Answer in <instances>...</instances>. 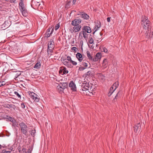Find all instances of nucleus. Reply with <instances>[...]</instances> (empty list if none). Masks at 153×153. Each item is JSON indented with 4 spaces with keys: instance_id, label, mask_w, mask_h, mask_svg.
Wrapping results in <instances>:
<instances>
[{
    "instance_id": "1",
    "label": "nucleus",
    "mask_w": 153,
    "mask_h": 153,
    "mask_svg": "<svg viewBox=\"0 0 153 153\" xmlns=\"http://www.w3.org/2000/svg\"><path fill=\"white\" fill-rule=\"evenodd\" d=\"M141 22L143 29L147 30L145 34L146 38L147 39L153 38V30H151V23L148 17L145 16H142Z\"/></svg>"
},
{
    "instance_id": "2",
    "label": "nucleus",
    "mask_w": 153,
    "mask_h": 153,
    "mask_svg": "<svg viewBox=\"0 0 153 153\" xmlns=\"http://www.w3.org/2000/svg\"><path fill=\"white\" fill-rule=\"evenodd\" d=\"M92 87V85L91 83H88L87 84L82 83L81 85V89L82 91H87V94L88 95L94 94V91H92L91 90V88Z\"/></svg>"
},
{
    "instance_id": "3",
    "label": "nucleus",
    "mask_w": 153,
    "mask_h": 153,
    "mask_svg": "<svg viewBox=\"0 0 153 153\" xmlns=\"http://www.w3.org/2000/svg\"><path fill=\"white\" fill-rule=\"evenodd\" d=\"M62 61L63 64L68 68H72L73 67L72 64L71 63L70 59L71 58L69 56L65 55L62 57Z\"/></svg>"
},
{
    "instance_id": "4",
    "label": "nucleus",
    "mask_w": 153,
    "mask_h": 153,
    "mask_svg": "<svg viewBox=\"0 0 153 153\" xmlns=\"http://www.w3.org/2000/svg\"><path fill=\"white\" fill-rule=\"evenodd\" d=\"M22 132L26 135L28 132L27 126L24 122H22L19 124Z\"/></svg>"
},
{
    "instance_id": "5",
    "label": "nucleus",
    "mask_w": 153,
    "mask_h": 153,
    "mask_svg": "<svg viewBox=\"0 0 153 153\" xmlns=\"http://www.w3.org/2000/svg\"><path fill=\"white\" fill-rule=\"evenodd\" d=\"M47 52L48 54L49 52L51 53L53 52L54 48V42L53 39H50L48 44Z\"/></svg>"
},
{
    "instance_id": "6",
    "label": "nucleus",
    "mask_w": 153,
    "mask_h": 153,
    "mask_svg": "<svg viewBox=\"0 0 153 153\" xmlns=\"http://www.w3.org/2000/svg\"><path fill=\"white\" fill-rule=\"evenodd\" d=\"M102 56L101 53L99 52L97 53L94 57L93 58L92 61L97 62L100 60Z\"/></svg>"
},
{
    "instance_id": "7",
    "label": "nucleus",
    "mask_w": 153,
    "mask_h": 153,
    "mask_svg": "<svg viewBox=\"0 0 153 153\" xmlns=\"http://www.w3.org/2000/svg\"><path fill=\"white\" fill-rule=\"evenodd\" d=\"M31 98L34 100V101L36 102H38L39 100V98L38 97V96L36 94L32 93L30 95Z\"/></svg>"
},
{
    "instance_id": "8",
    "label": "nucleus",
    "mask_w": 153,
    "mask_h": 153,
    "mask_svg": "<svg viewBox=\"0 0 153 153\" xmlns=\"http://www.w3.org/2000/svg\"><path fill=\"white\" fill-rule=\"evenodd\" d=\"M81 21V19H76L72 21L71 24L73 26L79 25Z\"/></svg>"
},
{
    "instance_id": "9",
    "label": "nucleus",
    "mask_w": 153,
    "mask_h": 153,
    "mask_svg": "<svg viewBox=\"0 0 153 153\" xmlns=\"http://www.w3.org/2000/svg\"><path fill=\"white\" fill-rule=\"evenodd\" d=\"M101 23L99 21L97 20L95 22V25L94 26V31L93 33V34L98 30L101 27Z\"/></svg>"
},
{
    "instance_id": "10",
    "label": "nucleus",
    "mask_w": 153,
    "mask_h": 153,
    "mask_svg": "<svg viewBox=\"0 0 153 153\" xmlns=\"http://www.w3.org/2000/svg\"><path fill=\"white\" fill-rule=\"evenodd\" d=\"M53 28H52V27L51 28H49L47 30V32L45 34V36L47 38L49 37L52 34L53 31Z\"/></svg>"
},
{
    "instance_id": "11",
    "label": "nucleus",
    "mask_w": 153,
    "mask_h": 153,
    "mask_svg": "<svg viewBox=\"0 0 153 153\" xmlns=\"http://www.w3.org/2000/svg\"><path fill=\"white\" fill-rule=\"evenodd\" d=\"M69 86L71 88V89L73 91H76V87L75 84L74 83L73 81H71L69 84Z\"/></svg>"
},
{
    "instance_id": "12",
    "label": "nucleus",
    "mask_w": 153,
    "mask_h": 153,
    "mask_svg": "<svg viewBox=\"0 0 153 153\" xmlns=\"http://www.w3.org/2000/svg\"><path fill=\"white\" fill-rule=\"evenodd\" d=\"M31 6L32 8L34 9H36L37 7L39 6L40 5V4L39 2L32 1L31 2Z\"/></svg>"
},
{
    "instance_id": "13",
    "label": "nucleus",
    "mask_w": 153,
    "mask_h": 153,
    "mask_svg": "<svg viewBox=\"0 0 153 153\" xmlns=\"http://www.w3.org/2000/svg\"><path fill=\"white\" fill-rule=\"evenodd\" d=\"M134 131L136 132H139L141 129V125L140 123H138L134 127Z\"/></svg>"
},
{
    "instance_id": "14",
    "label": "nucleus",
    "mask_w": 153,
    "mask_h": 153,
    "mask_svg": "<svg viewBox=\"0 0 153 153\" xmlns=\"http://www.w3.org/2000/svg\"><path fill=\"white\" fill-rule=\"evenodd\" d=\"M79 16L83 18L84 19H88L89 18V16L85 13H80V14H78Z\"/></svg>"
},
{
    "instance_id": "15",
    "label": "nucleus",
    "mask_w": 153,
    "mask_h": 153,
    "mask_svg": "<svg viewBox=\"0 0 153 153\" xmlns=\"http://www.w3.org/2000/svg\"><path fill=\"white\" fill-rule=\"evenodd\" d=\"M82 29L83 30H84L85 32H87L88 33H90L91 31V28L87 26H84Z\"/></svg>"
},
{
    "instance_id": "16",
    "label": "nucleus",
    "mask_w": 153,
    "mask_h": 153,
    "mask_svg": "<svg viewBox=\"0 0 153 153\" xmlns=\"http://www.w3.org/2000/svg\"><path fill=\"white\" fill-rule=\"evenodd\" d=\"M74 27H73V31L74 32H77L79 31L80 30L81 26V25H77L74 26Z\"/></svg>"
},
{
    "instance_id": "17",
    "label": "nucleus",
    "mask_w": 153,
    "mask_h": 153,
    "mask_svg": "<svg viewBox=\"0 0 153 153\" xmlns=\"http://www.w3.org/2000/svg\"><path fill=\"white\" fill-rule=\"evenodd\" d=\"M68 87V83L66 82H63L57 86L58 88H61L63 90L67 88Z\"/></svg>"
},
{
    "instance_id": "18",
    "label": "nucleus",
    "mask_w": 153,
    "mask_h": 153,
    "mask_svg": "<svg viewBox=\"0 0 153 153\" xmlns=\"http://www.w3.org/2000/svg\"><path fill=\"white\" fill-rule=\"evenodd\" d=\"M76 57L78 59L80 62L82 61L83 59L82 55L80 53H78L76 54Z\"/></svg>"
},
{
    "instance_id": "19",
    "label": "nucleus",
    "mask_w": 153,
    "mask_h": 153,
    "mask_svg": "<svg viewBox=\"0 0 153 153\" xmlns=\"http://www.w3.org/2000/svg\"><path fill=\"white\" fill-rule=\"evenodd\" d=\"M93 34L95 38L97 39V41H98L102 37V33H101V32H100L98 33V36H96L94 34Z\"/></svg>"
},
{
    "instance_id": "20",
    "label": "nucleus",
    "mask_w": 153,
    "mask_h": 153,
    "mask_svg": "<svg viewBox=\"0 0 153 153\" xmlns=\"http://www.w3.org/2000/svg\"><path fill=\"white\" fill-rule=\"evenodd\" d=\"M108 65V60L106 59H104L102 62V66L104 68H106Z\"/></svg>"
},
{
    "instance_id": "21",
    "label": "nucleus",
    "mask_w": 153,
    "mask_h": 153,
    "mask_svg": "<svg viewBox=\"0 0 153 153\" xmlns=\"http://www.w3.org/2000/svg\"><path fill=\"white\" fill-rule=\"evenodd\" d=\"M21 10L22 15L25 16H26L27 15V12L26 9L25 8L23 9H20Z\"/></svg>"
},
{
    "instance_id": "22",
    "label": "nucleus",
    "mask_w": 153,
    "mask_h": 153,
    "mask_svg": "<svg viewBox=\"0 0 153 153\" xmlns=\"http://www.w3.org/2000/svg\"><path fill=\"white\" fill-rule=\"evenodd\" d=\"M115 90H114V88L113 87L111 86L110 88L108 94V96H110Z\"/></svg>"
},
{
    "instance_id": "23",
    "label": "nucleus",
    "mask_w": 153,
    "mask_h": 153,
    "mask_svg": "<svg viewBox=\"0 0 153 153\" xmlns=\"http://www.w3.org/2000/svg\"><path fill=\"white\" fill-rule=\"evenodd\" d=\"M84 75L85 76V77H87V76H92V73L91 71H88Z\"/></svg>"
},
{
    "instance_id": "24",
    "label": "nucleus",
    "mask_w": 153,
    "mask_h": 153,
    "mask_svg": "<svg viewBox=\"0 0 153 153\" xmlns=\"http://www.w3.org/2000/svg\"><path fill=\"white\" fill-rule=\"evenodd\" d=\"M86 53H87V56L88 58V59H89V60L92 61V59H93V58L92 57V56L91 55L90 52L89 51H87L86 52Z\"/></svg>"
},
{
    "instance_id": "25",
    "label": "nucleus",
    "mask_w": 153,
    "mask_h": 153,
    "mask_svg": "<svg viewBox=\"0 0 153 153\" xmlns=\"http://www.w3.org/2000/svg\"><path fill=\"white\" fill-rule=\"evenodd\" d=\"M88 77H85L84 79V81H83L82 83L86 84H88V83H91L89 81V80L88 79Z\"/></svg>"
},
{
    "instance_id": "26",
    "label": "nucleus",
    "mask_w": 153,
    "mask_h": 153,
    "mask_svg": "<svg viewBox=\"0 0 153 153\" xmlns=\"http://www.w3.org/2000/svg\"><path fill=\"white\" fill-rule=\"evenodd\" d=\"M118 85L119 82H117L114 83L112 86L114 88V90H116L118 87Z\"/></svg>"
},
{
    "instance_id": "27",
    "label": "nucleus",
    "mask_w": 153,
    "mask_h": 153,
    "mask_svg": "<svg viewBox=\"0 0 153 153\" xmlns=\"http://www.w3.org/2000/svg\"><path fill=\"white\" fill-rule=\"evenodd\" d=\"M41 67V64L40 62H37L34 65V68L36 69H39Z\"/></svg>"
},
{
    "instance_id": "28",
    "label": "nucleus",
    "mask_w": 153,
    "mask_h": 153,
    "mask_svg": "<svg viewBox=\"0 0 153 153\" xmlns=\"http://www.w3.org/2000/svg\"><path fill=\"white\" fill-rule=\"evenodd\" d=\"M23 1H22H22H20V2L19 3V6L21 7L20 9H23L24 8H25L24 7V4Z\"/></svg>"
},
{
    "instance_id": "29",
    "label": "nucleus",
    "mask_w": 153,
    "mask_h": 153,
    "mask_svg": "<svg viewBox=\"0 0 153 153\" xmlns=\"http://www.w3.org/2000/svg\"><path fill=\"white\" fill-rule=\"evenodd\" d=\"M63 73L62 75L67 74L68 73V70H66V69L65 67H63Z\"/></svg>"
},
{
    "instance_id": "30",
    "label": "nucleus",
    "mask_w": 153,
    "mask_h": 153,
    "mask_svg": "<svg viewBox=\"0 0 153 153\" xmlns=\"http://www.w3.org/2000/svg\"><path fill=\"white\" fill-rule=\"evenodd\" d=\"M83 37L85 39H86L88 38V34L84 30H83Z\"/></svg>"
},
{
    "instance_id": "31",
    "label": "nucleus",
    "mask_w": 153,
    "mask_h": 153,
    "mask_svg": "<svg viewBox=\"0 0 153 153\" xmlns=\"http://www.w3.org/2000/svg\"><path fill=\"white\" fill-rule=\"evenodd\" d=\"M21 74L20 73H17L16 74L15 76L14 79H16V80H18V78L21 75Z\"/></svg>"
},
{
    "instance_id": "32",
    "label": "nucleus",
    "mask_w": 153,
    "mask_h": 153,
    "mask_svg": "<svg viewBox=\"0 0 153 153\" xmlns=\"http://www.w3.org/2000/svg\"><path fill=\"white\" fill-rule=\"evenodd\" d=\"M101 51L102 52H104L105 53H108V50L105 47L102 48L101 49Z\"/></svg>"
},
{
    "instance_id": "33",
    "label": "nucleus",
    "mask_w": 153,
    "mask_h": 153,
    "mask_svg": "<svg viewBox=\"0 0 153 153\" xmlns=\"http://www.w3.org/2000/svg\"><path fill=\"white\" fill-rule=\"evenodd\" d=\"M119 93H120V91H119L118 93H117V94H116V95L115 98L114 99V101H116L117 100V99L118 98V97H119Z\"/></svg>"
},
{
    "instance_id": "34",
    "label": "nucleus",
    "mask_w": 153,
    "mask_h": 153,
    "mask_svg": "<svg viewBox=\"0 0 153 153\" xmlns=\"http://www.w3.org/2000/svg\"><path fill=\"white\" fill-rule=\"evenodd\" d=\"M70 60L71 61V64H72V65H76L77 64V63L74 61H73L72 60V59H70Z\"/></svg>"
},
{
    "instance_id": "35",
    "label": "nucleus",
    "mask_w": 153,
    "mask_h": 153,
    "mask_svg": "<svg viewBox=\"0 0 153 153\" xmlns=\"http://www.w3.org/2000/svg\"><path fill=\"white\" fill-rule=\"evenodd\" d=\"M31 132L30 133L31 134V135L33 137H34L35 135V133H36V131L35 130H32L31 131Z\"/></svg>"
},
{
    "instance_id": "36",
    "label": "nucleus",
    "mask_w": 153,
    "mask_h": 153,
    "mask_svg": "<svg viewBox=\"0 0 153 153\" xmlns=\"http://www.w3.org/2000/svg\"><path fill=\"white\" fill-rule=\"evenodd\" d=\"M29 151L27 150V151L26 152V149H25L24 148H23L22 150H21V152H22L23 153H27Z\"/></svg>"
},
{
    "instance_id": "37",
    "label": "nucleus",
    "mask_w": 153,
    "mask_h": 153,
    "mask_svg": "<svg viewBox=\"0 0 153 153\" xmlns=\"http://www.w3.org/2000/svg\"><path fill=\"white\" fill-rule=\"evenodd\" d=\"M89 42L90 44H92L94 42V40L92 37H91L89 38Z\"/></svg>"
},
{
    "instance_id": "38",
    "label": "nucleus",
    "mask_w": 153,
    "mask_h": 153,
    "mask_svg": "<svg viewBox=\"0 0 153 153\" xmlns=\"http://www.w3.org/2000/svg\"><path fill=\"white\" fill-rule=\"evenodd\" d=\"M60 27V25L59 23L57 24L55 26V29L56 30Z\"/></svg>"
},
{
    "instance_id": "39",
    "label": "nucleus",
    "mask_w": 153,
    "mask_h": 153,
    "mask_svg": "<svg viewBox=\"0 0 153 153\" xmlns=\"http://www.w3.org/2000/svg\"><path fill=\"white\" fill-rule=\"evenodd\" d=\"M7 117L6 118L7 119H8L9 120H10V121L11 122V121H12L13 119V118L9 116H8L7 115L6 116Z\"/></svg>"
},
{
    "instance_id": "40",
    "label": "nucleus",
    "mask_w": 153,
    "mask_h": 153,
    "mask_svg": "<svg viewBox=\"0 0 153 153\" xmlns=\"http://www.w3.org/2000/svg\"><path fill=\"white\" fill-rule=\"evenodd\" d=\"M14 94L16 95L19 98H21V96L20 94H19L17 91H15Z\"/></svg>"
},
{
    "instance_id": "41",
    "label": "nucleus",
    "mask_w": 153,
    "mask_h": 153,
    "mask_svg": "<svg viewBox=\"0 0 153 153\" xmlns=\"http://www.w3.org/2000/svg\"><path fill=\"white\" fill-rule=\"evenodd\" d=\"M10 151H6L4 149L1 152V153H10Z\"/></svg>"
},
{
    "instance_id": "42",
    "label": "nucleus",
    "mask_w": 153,
    "mask_h": 153,
    "mask_svg": "<svg viewBox=\"0 0 153 153\" xmlns=\"http://www.w3.org/2000/svg\"><path fill=\"white\" fill-rule=\"evenodd\" d=\"M63 68L62 69V68L60 67V70L59 71V73L60 74H61L62 75V74L63 73Z\"/></svg>"
},
{
    "instance_id": "43",
    "label": "nucleus",
    "mask_w": 153,
    "mask_h": 153,
    "mask_svg": "<svg viewBox=\"0 0 153 153\" xmlns=\"http://www.w3.org/2000/svg\"><path fill=\"white\" fill-rule=\"evenodd\" d=\"M72 50L73 51H74L75 52H76L77 50V48L76 47H74L72 48Z\"/></svg>"
},
{
    "instance_id": "44",
    "label": "nucleus",
    "mask_w": 153,
    "mask_h": 153,
    "mask_svg": "<svg viewBox=\"0 0 153 153\" xmlns=\"http://www.w3.org/2000/svg\"><path fill=\"white\" fill-rule=\"evenodd\" d=\"M83 65L85 67H88V64H87V63H86L85 62H82Z\"/></svg>"
},
{
    "instance_id": "45",
    "label": "nucleus",
    "mask_w": 153,
    "mask_h": 153,
    "mask_svg": "<svg viewBox=\"0 0 153 153\" xmlns=\"http://www.w3.org/2000/svg\"><path fill=\"white\" fill-rule=\"evenodd\" d=\"M21 105L22 107L23 108H25V104L24 103H22L21 104Z\"/></svg>"
},
{
    "instance_id": "46",
    "label": "nucleus",
    "mask_w": 153,
    "mask_h": 153,
    "mask_svg": "<svg viewBox=\"0 0 153 153\" xmlns=\"http://www.w3.org/2000/svg\"><path fill=\"white\" fill-rule=\"evenodd\" d=\"M10 2L11 3H13L15 4L16 3V0H11L10 1Z\"/></svg>"
},
{
    "instance_id": "47",
    "label": "nucleus",
    "mask_w": 153,
    "mask_h": 153,
    "mask_svg": "<svg viewBox=\"0 0 153 153\" xmlns=\"http://www.w3.org/2000/svg\"><path fill=\"white\" fill-rule=\"evenodd\" d=\"M111 17H108L107 18V21L108 22H110L111 21Z\"/></svg>"
},
{
    "instance_id": "48",
    "label": "nucleus",
    "mask_w": 153,
    "mask_h": 153,
    "mask_svg": "<svg viewBox=\"0 0 153 153\" xmlns=\"http://www.w3.org/2000/svg\"><path fill=\"white\" fill-rule=\"evenodd\" d=\"M11 122H12L13 124H14L16 123V121L14 119H13L11 121Z\"/></svg>"
},
{
    "instance_id": "49",
    "label": "nucleus",
    "mask_w": 153,
    "mask_h": 153,
    "mask_svg": "<svg viewBox=\"0 0 153 153\" xmlns=\"http://www.w3.org/2000/svg\"><path fill=\"white\" fill-rule=\"evenodd\" d=\"M85 62L86 63H87V64H90V63H89V62L87 60H85L83 61V62Z\"/></svg>"
},
{
    "instance_id": "50",
    "label": "nucleus",
    "mask_w": 153,
    "mask_h": 153,
    "mask_svg": "<svg viewBox=\"0 0 153 153\" xmlns=\"http://www.w3.org/2000/svg\"><path fill=\"white\" fill-rule=\"evenodd\" d=\"M83 30L82 31H81L79 33V36H81V35H82V34H83Z\"/></svg>"
},
{
    "instance_id": "51",
    "label": "nucleus",
    "mask_w": 153,
    "mask_h": 153,
    "mask_svg": "<svg viewBox=\"0 0 153 153\" xmlns=\"http://www.w3.org/2000/svg\"><path fill=\"white\" fill-rule=\"evenodd\" d=\"M76 0H73V4H75L76 2Z\"/></svg>"
},
{
    "instance_id": "52",
    "label": "nucleus",
    "mask_w": 153,
    "mask_h": 153,
    "mask_svg": "<svg viewBox=\"0 0 153 153\" xmlns=\"http://www.w3.org/2000/svg\"><path fill=\"white\" fill-rule=\"evenodd\" d=\"M80 68L81 69H80L81 70L83 71L85 69V68L84 67H82L81 68Z\"/></svg>"
},
{
    "instance_id": "53",
    "label": "nucleus",
    "mask_w": 153,
    "mask_h": 153,
    "mask_svg": "<svg viewBox=\"0 0 153 153\" xmlns=\"http://www.w3.org/2000/svg\"><path fill=\"white\" fill-rule=\"evenodd\" d=\"M1 84H3V86L5 84V82L4 81L1 82Z\"/></svg>"
},
{
    "instance_id": "54",
    "label": "nucleus",
    "mask_w": 153,
    "mask_h": 153,
    "mask_svg": "<svg viewBox=\"0 0 153 153\" xmlns=\"http://www.w3.org/2000/svg\"><path fill=\"white\" fill-rule=\"evenodd\" d=\"M3 84H1V80H0V87H1V86H3Z\"/></svg>"
},
{
    "instance_id": "55",
    "label": "nucleus",
    "mask_w": 153,
    "mask_h": 153,
    "mask_svg": "<svg viewBox=\"0 0 153 153\" xmlns=\"http://www.w3.org/2000/svg\"><path fill=\"white\" fill-rule=\"evenodd\" d=\"M18 150H19V152H21V148H19V149H18Z\"/></svg>"
},
{
    "instance_id": "56",
    "label": "nucleus",
    "mask_w": 153,
    "mask_h": 153,
    "mask_svg": "<svg viewBox=\"0 0 153 153\" xmlns=\"http://www.w3.org/2000/svg\"><path fill=\"white\" fill-rule=\"evenodd\" d=\"M13 148H10V149L11 150V151H12L13 150Z\"/></svg>"
},
{
    "instance_id": "57",
    "label": "nucleus",
    "mask_w": 153,
    "mask_h": 153,
    "mask_svg": "<svg viewBox=\"0 0 153 153\" xmlns=\"http://www.w3.org/2000/svg\"><path fill=\"white\" fill-rule=\"evenodd\" d=\"M44 16H44V17L45 18V19H46V15L44 14Z\"/></svg>"
},
{
    "instance_id": "58",
    "label": "nucleus",
    "mask_w": 153,
    "mask_h": 153,
    "mask_svg": "<svg viewBox=\"0 0 153 153\" xmlns=\"http://www.w3.org/2000/svg\"><path fill=\"white\" fill-rule=\"evenodd\" d=\"M1 145L0 144V149H1Z\"/></svg>"
},
{
    "instance_id": "59",
    "label": "nucleus",
    "mask_w": 153,
    "mask_h": 153,
    "mask_svg": "<svg viewBox=\"0 0 153 153\" xmlns=\"http://www.w3.org/2000/svg\"><path fill=\"white\" fill-rule=\"evenodd\" d=\"M22 1H24V0H22ZM20 1H22V0H21Z\"/></svg>"
},
{
    "instance_id": "60",
    "label": "nucleus",
    "mask_w": 153,
    "mask_h": 153,
    "mask_svg": "<svg viewBox=\"0 0 153 153\" xmlns=\"http://www.w3.org/2000/svg\"><path fill=\"white\" fill-rule=\"evenodd\" d=\"M5 1H8L9 0H5Z\"/></svg>"
},
{
    "instance_id": "61",
    "label": "nucleus",
    "mask_w": 153,
    "mask_h": 153,
    "mask_svg": "<svg viewBox=\"0 0 153 153\" xmlns=\"http://www.w3.org/2000/svg\"><path fill=\"white\" fill-rule=\"evenodd\" d=\"M82 42V43H83V41H81V42H80V43H81V42Z\"/></svg>"
},
{
    "instance_id": "62",
    "label": "nucleus",
    "mask_w": 153,
    "mask_h": 153,
    "mask_svg": "<svg viewBox=\"0 0 153 153\" xmlns=\"http://www.w3.org/2000/svg\"><path fill=\"white\" fill-rule=\"evenodd\" d=\"M0 80H1V79H0Z\"/></svg>"
}]
</instances>
